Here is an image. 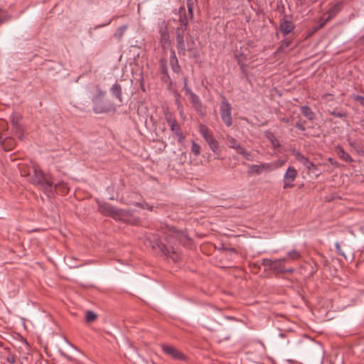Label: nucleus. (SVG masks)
Instances as JSON below:
<instances>
[{"mask_svg":"<svg viewBox=\"0 0 364 364\" xmlns=\"http://www.w3.org/2000/svg\"><path fill=\"white\" fill-rule=\"evenodd\" d=\"M336 153L340 159L346 162H351L353 161L351 156L341 147L336 148Z\"/></svg>","mask_w":364,"mask_h":364,"instance_id":"nucleus-18","label":"nucleus"},{"mask_svg":"<svg viewBox=\"0 0 364 364\" xmlns=\"http://www.w3.org/2000/svg\"><path fill=\"white\" fill-rule=\"evenodd\" d=\"M296 127L299 129H300V130H301V131H304V130H305V127H304L302 124H301L299 122H296Z\"/></svg>","mask_w":364,"mask_h":364,"instance_id":"nucleus-43","label":"nucleus"},{"mask_svg":"<svg viewBox=\"0 0 364 364\" xmlns=\"http://www.w3.org/2000/svg\"><path fill=\"white\" fill-rule=\"evenodd\" d=\"M181 11H185V9L184 7H181L180 9H179V12L181 13Z\"/></svg>","mask_w":364,"mask_h":364,"instance_id":"nucleus-44","label":"nucleus"},{"mask_svg":"<svg viewBox=\"0 0 364 364\" xmlns=\"http://www.w3.org/2000/svg\"><path fill=\"white\" fill-rule=\"evenodd\" d=\"M238 154L242 155L244 158L247 161H253V157L252 156V154L247 151L243 146L240 149V151L237 152Z\"/></svg>","mask_w":364,"mask_h":364,"instance_id":"nucleus-29","label":"nucleus"},{"mask_svg":"<svg viewBox=\"0 0 364 364\" xmlns=\"http://www.w3.org/2000/svg\"><path fill=\"white\" fill-rule=\"evenodd\" d=\"M298 176L297 171L293 166H289L287 169L286 172L284 174L283 178V188L287 189L289 188H293L294 184L293 182L295 181Z\"/></svg>","mask_w":364,"mask_h":364,"instance_id":"nucleus-10","label":"nucleus"},{"mask_svg":"<svg viewBox=\"0 0 364 364\" xmlns=\"http://www.w3.org/2000/svg\"><path fill=\"white\" fill-rule=\"evenodd\" d=\"M32 175L28 181L43 190L48 196L53 193V183L49 176L46 175L38 166L31 167Z\"/></svg>","mask_w":364,"mask_h":364,"instance_id":"nucleus-2","label":"nucleus"},{"mask_svg":"<svg viewBox=\"0 0 364 364\" xmlns=\"http://www.w3.org/2000/svg\"><path fill=\"white\" fill-rule=\"evenodd\" d=\"M184 84H185L184 85V88L186 89V93H188L189 95H190L191 92H191V89L187 87V80H186V78H185V80H184Z\"/></svg>","mask_w":364,"mask_h":364,"instance_id":"nucleus-41","label":"nucleus"},{"mask_svg":"<svg viewBox=\"0 0 364 364\" xmlns=\"http://www.w3.org/2000/svg\"><path fill=\"white\" fill-rule=\"evenodd\" d=\"M161 35V42L163 46H165L169 43V36L167 27L166 26L161 27L159 31Z\"/></svg>","mask_w":364,"mask_h":364,"instance_id":"nucleus-16","label":"nucleus"},{"mask_svg":"<svg viewBox=\"0 0 364 364\" xmlns=\"http://www.w3.org/2000/svg\"><path fill=\"white\" fill-rule=\"evenodd\" d=\"M351 97L354 100L359 102V103L364 107V97L355 94L352 95Z\"/></svg>","mask_w":364,"mask_h":364,"instance_id":"nucleus-36","label":"nucleus"},{"mask_svg":"<svg viewBox=\"0 0 364 364\" xmlns=\"http://www.w3.org/2000/svg\"><path fill=\"white\" fill-rule=\"evenodd\" d=\"M97 318V315L93 311H87L86 314V321L87 322H92Z\"/></svg>","mask_w":364,"mask_h":364,"instance_id":"nucleus-34","label":"nucleus"},{"mask_svg":"<svg viewBox=\"0 0 364 364\" xmlns=\"http://www.w3.org/2000/svg\"><path fill=\"white\" fill-rule=\"evenodd\" d=\"M21 119H22V116L20 114L16 113V112L13 113L10 117V119H11L12 126L21 124L20 122H21Z\"/></svg>","mask_w":364,"mask_h":364,"instance_id":"nucleus-26","label":"nucleus"},{"mask_svg":"<svg viewBox=\"0 0 364 364\" xmlns=\"http://www.w3.org/2000/svg\"><path fill=\"white\" fill-rule=\"evenodd\" d=\"M189 99H190V102H191L193 106H194V105L198 104L199 102H200V100L198 96L196 95L193 92H191V95L189 96Z\"/></svg>","mask_w":364,"mask_h":364,"instance_id":"nucleus-33","label":"nucleus"},{"mask_svg":"<svg viewBox=\"0 0 364 364\" xmlns=\"http://www.w3.org/2000/svg\"><path fill=\"white\" fill-rule=\"evenodd\" d=\"M177 102L178 105V109H179V114H180L181 117L185 120L186 116L184 115L183 111L182 109H181V105L178 100H177Z\"/></svg>","mask_w":364,"mask_h":364,"instance_id":"nucleus-40","label":"nucleus"},{"mask_svg":"<svg viewBox=\"0 0 364 364\" xmlns=\"http://www.w3.org/2000/svg\"><path fill=\"white\" fill-rule=\"evenodd\" d=\"M105 95V92L99 91L92 99L93 110L95 113H105L110 110L109 105L103 99Z\"/></svg>","mask_w":364,"mask_h":364,"instance_id":"nucleus-6","label":"nucleus"},{"mask_svg":"<svg viewBox=\"0 0 364 364\" xmlns=\"http://www.w3.org/2000/svg\"><path fill=\"white\" fill-rule=\"evenodd\" d=\"M53 187L55 189L60 191L63 194H66L69 191V188H68V185L65 183H64L63 181L53 185Z\"/></svg>","mask_w":364,"mask_h":364,"instance_id":"nucleus-24","label":"nucleus"},{"mask_svg":"<svg viewBox=\"0 0 364 364\" xmlns=\"http://www.w3.org/2000/svg\"><path fill=\"white\" fill-rule=\"evenodd\" d=\"M127 26H125V25H124V26H122L119 27V28L116 30V31H115V33H114V36L116 38H117V39L120 40V39L123 37V36H124V33H125V31H126V30H127Z\"/></svg>","mask_w":364,"mask_h":364,"instance_id":"nucleus-25","label":"nucleus"},{"mask_svg":"<svg viewBox=\"0 0 364 364\" xmlns=\"http://www.w3.org/2000/svg\"><path fill=\"white\" fill-rule=\"evenodd\" d=\"M268 139L274 148L280 146L278 139L272 134L268 135Z\"/></svg>","mask_w":364,"mask_h":364,"instance_id":"nucleus-30","label":"nucleus"},{"mask_svg":"<svg viewBox=\"0 0 364 364\" xmlns=\"http://www.w3.org/2000/svg\"><path fill=\"white\" fill-rule=\"evenodd\" d=\"M330 114L336 117H339V118L346 117V114L340 112L337 110H333V111L331 112Z\"/></svg>","mask_w":364,"mask_h":364,"instance_id":"nucleus-37","label":"nucleus"},{"mask_svg":"<svg viewBox=\"0 0 364 364\" xmlns=\"http://www.w3.org/2000/svg\"><path fill=\"white\" fill-rule=\"evenodd\" d=\"M196 112L201 117H204L206 114V110L203 106L201 102L193 106Z\"/></svg>","mask_w":364,"mask_h":364,"instance_id":"nucleus-28","label":"nucleus"},{"mask_svg":"<svg viewBox=\"0 0 364 364\" xmlns=\"http://www.w3.org/2000/svg\"><path fill=\"white\" fill-rule=\"evenodd\" d=\"M272 171V166L270 163H261L259 164H249L248 173L250 175H259L262 173Z\"/></svg>","mask_w":364,"mask_h":364,"instance_id":"nucleus-11","label":"nucleus"},{"mask_svg":"<svg viewBox=\"0 0 364 364\" xmlns=\"http://www.w3.org/2000/svg\"><path fill=\"white\" fill-rule=\"evenodd\" d=\"M11 16L6 12H0V25L10 19Z\"/></svg>","mask_w":364,"mask_h":364,"instance_id":"nucleus-35","label":"nucleus"},{"mask_svg":"<svg viewBox=\"0 0 364 364\" xmlns=\"http://www.w3.org/2000/svg\"><path fill=\"white\" fill-rule=\"evenodd\" d=\"M196 1V0H186L188 11L191 18H192L193 16V9L195 7Z\"/></svg>","mask_w":364,"mask_h":364,"instance_id":"nucleus-27","label":"nucleus"},{"mask_svg":"<svg viewBox=\"0 0 364 364\" xmlns=\"http://www.w3.org/2000/svg\"><path fill=\"white\" fill-rule=\"evenodd\" d=\"M98 210L105 216H109L114 220H127L129 217L128 211L117 208L107 203L99 204Z\"/></svg>","mask_w":364,"mask_h":364,"instance_id":"nucleus-3","label":"nucleus"},{"mask_svg":"<svg viewBox=\"0 0 364 364\" xmlns=\"http://www.w3.org/2000/svg\"><path fill=\"white\" fill-rule=\"evenodd\" d=\"M289 45V42H285V46L287 47Z\"/></svg>","mask_w":364,"mask_h":364,"instance_id":"nucleus-46","label":"nucleus"},{"mask_svg":"<svg viewBox=\"0 0 364 364\" xmlns=\"http://www.w3.org/2000/svg\"><path fill=\"white\" fill-rule=\"evenodd\" d=\"M301 255L300 252H299L296 250H292L287 253V256L286 257V258L287 259V261L289 259V260H299L301 258Z\"/></svg>","mask_w":364,"mask_h":364,"instance_id":"nucleus-23","label":"nucleus"},{"mask_svg":"<svg viewBox=\"0 0 364 364\" xmlns=\"http://www.w3.org/2000/svg\"><path fill=\"white\" fill-rule=\"evenodd\" d=\"M287 262V259L286 257H283L275 260H272L270 259H264L262 260V264L264 267L269 268L271 270H274L277 273L293 272L294 269H285L284 263Z\"/></svg>","mask_w":364,"mask_h":364,"instance_id":"nucleus-4","label":"nucleus"},{"mask_svg":"<svg viewBox=\"0 0 364 364\" xmlns=\"http://www.w3.org/2000/svg\"><path fill=\"white\" fill-rule=\"evenodd\" d=\"M164 117L166 122L170 126L171 130L174 133L175 135L178 137V141H181L183 140L184 136L181 129L176 119H175L173 114L169 111H166L164 112Z\"/></svg>","mask_w":364,"mask_h":364,"instance_id":"nucleus-8","label":"nucleus"},{"mask_svg":"<svg viewBox=\"0 0 364 364\" xmlns=\"http://www.w3.org/2000/svg\"><path fill=\"white\" fill-rule=\"evenodd\" d=\"M170 65L174 73H178L180 72L181 67L173 50L171 51L170 55Z\"/></svg>","mask_w":364,"mask_h":364,"instance_id":"nucleus-15","label":"nucleus"},{"mask_svg":"<svg viewBox=\"0 0 364 364\" xmlns=\"http://www.w3.org/2000/svg\"><path fill=\"white\" fill-rule=\"evenodd\" d=\"M191 151L196 156H198L200 154V145L198 144L194 141H192Z\"/></svg>","mask_w":364,"mask_h":364,"instance_id":"nucleus-31","label":"nucleus"},{"mask_svg":"<svg viewBox=\"0 0 364 364\" xmlns=\"http://www.w3.org/2000/svg\"><path fill=\"white\" fill-rule=\"evenodd\" d=\"M161 348H162L163 351L166 355H169L170 357H171L172 358H173L175 360H182L185 359V355L180 350H178L177 348H174L173 346H168V345H162Z\"/></svg>","mask_w":364,"mask_h":364,"instance_id":"nucleus-12","label":"nucleus"},{"mask_svg":"<svg viewBox=\"0 0 364 364\" xmlns=\"http://www.w3.org/2000/svg\"><path fill=\"white\" fill-rule=\"evenodd\" d=\"M232 107L228 102L226 97L223 96L220 105V117L223 122L228 126L230 127L232 124V119L231 116Z\"/></svg>","mask_w":364,"mask_h":364,"instance_id":"nucleus-7","label":"nucleus"},{"mask_svg":"<svg viewBox=\"0 0 364 364\" xmlns=\"http://www.w3.org/2000/svg\"><path fill=\"white\" fill-rule=\"evenodd\" d=\"M6 360L9 363H14L16 362V357L13 354H9L6 358Z\"/></svg>","mask_w":364,"mask_h":364,"instance_id":"nucleus-38","label":"nucleus"},{"mask_svg":"<svg viewBox=\"0 0 364 364\" xmlns=\"http://www.w3.org/2000/svg\"><path fill=\"white\" fill-rule=\"evenodd\" d=\"M279 29L284 36H287L294 29V25L291 20L284 17L280 22Z\"/></svg>","mask_w":364,"mask_h":364,"instance_id":"nucleus-14","label":"nucleus"},{"mask_svg":"<svg viewBox=\"0 0 364 364\" xmlns=\"http://www.w3.org/2000/svg\"><path fill=\"white\" fill-rule=\"evenodd\" d=\"M111 92L120 102L122 101V89L119 84H114L111 88Z\"/></svg>","mask_w":364,"mask_h":364,"instance_id":"nucleus-21","label":"nucleus"},{"mask_svg":"<svg viewBox=\"0 0 364 364\" xmlns=\"http://www.w3.org/2000/svg\"><path fill=\"white\" fill-rule=\"evenodd\" d=\"M147 208H148L149 210H152V207H150V206H149L148 205H147Z\"/></svg>","mask_w":364,"mask_h":364,"instance_id":"nucleus-47","label":"nucleus"},{"mask_svg":"<svg viewBox=\"0 0 364 364\" xmlns=\"http://www.w3.org/2000/svg\"><path fill=\"white\" fill-rule=\"evenodd\" d=\"M13 130L14 133L18 135V137L20 140H23L24 139L23 132L24 127L21 124L13 126Z\"/></svg>","mask_w":364,"mask_h":364,"instance_id":"nucleus-22","label":"nucleus"},{"mask_svg":"<svg viewBox=\"0 0 364 364\" xmlns=\"http://www.w3.org/2000/svg\"><path fill=\"white\" fill-rule=\"evenodd\" d=\"M282 120L287 123H289V119L284 118Z\"/></svg>","mask_w":364,"mask_h":364,"instance_id":"nucleus-45","label":"nucleus"},{"mask_svg":"<svg viewBox=\"0 0 364 364\" xmlns=\"http://www.w3.org/2000/svg\"><path fill=\"white\" fill-rule=\"evenodd\" d=\"M199 132L203 136L210 149L215 154L219 153L218 142L215 139L211 131L204 124L199 126Z\"/></svg>","mask_w":364,"mask_h":364,"instance_id":"nucleus-5","label":"nucleus"},{"mask_svg":"<svg viewBox=\"0 0 364 364\" xmlns=\"http://www.w3.org/2000/svg\"><path fill=\"white\" fill-rule=\"evenodd\" d=\"M363 38H364V36H363Z\"/></svg>","mask_w":364,"mask_h":364,"instance_id":"nucleus-48","label":"nucleus"},{"mask_svg":"<svg viewBox=\"0 0 364 364\" xmlns=\"http://www.w3.org/2000/svg\"><path fill=\"white\" fill-rule=\"evenodd\" d=\"M301 114L309 120L315 118V114L310 107L308 106H302L301 107Z\"/></svg>","mask_w":364,"mask_h":364,"instance_id":"nucleus-20","label":"nucleus"},{"mask_svg":"<svg viewBox=\"0 0 364 364\" xmlns=\"http://www.w3.org/2000/svg\"><path fill=\"white\" fill-rule=\"evenodd\" d=\"M295 159L303 164L309 171H312L314 172L317 170L316 166L311 161H309L308 158L302 155L299 151H294V153Z\"/></svg>","mask_w":364,"mask_h":364,"instance_id":"nucleus-13","label":"nucleus"},{"mask_svg":"<svg viewBox=\"0 0 364 364\" xmlns=\"http://www.w3.org/2000/svg\"><path fill=\"white\" fill-rule=\"evenodd\" d=\"M227 141L229 147L235 149L237 152L240 151V149L242 147L240 144L231 136H227Z\"/></svg>","mask_w":364,"mask_h":364,"instance_id":"nucleus-19","label":"nucleus"},{"mask_svg":"<svg viewBox=\"0 0 364 364\" xmlns=\"http://www.w3.org/2000/svg\"><path fill=\"white\" fill-rule=\"evenodd\" d=\"M164 233L167 244L163 243L157 235H152L149 237L146 240V244L151 246L152 249L159 247L167 257H169L173 262H177L180 259V254L171 245L175 241L183 242L187 236L184 232L177 230L174 228H166Z\"/></svg>","mask_w":364,"mask_h":364,"instance_id":"nucleus-1","label":"nucleus"},{"mask_svg":"<svg viewBox=\"0 0 364 364\" xmlns=\"http://www.w3.org/2000/svg\"><path fill=\"white\" fill-rule=\"evenodd\" d=\"M340 10V5H335L331 9L329 10V14L333 13L336 14Z\"/></svg>","mask_w":364,"mask_h":364,"instance_id":"nucleus-39","label":"nucleus"},{"mask_svg":"<svg viewBox=\"0 0 364 364\" xmlns=\"http://www.w3.org/2000/svg\"><path fill=\"white\" fill-rule=\"evenodd\" d=\"M335 246H336V248L337 252H338L340 255H344V253H343V252H342V251H341V246H340L339 243H336V244L335 245Z\"/></svg>","mask_w":364,"mask_h":364,"instance_id":"nucleus-42","label":"nucleus"},{"mask_svg":"<svg viewBox=\"0 0 364 364\" xmlns=\"http://www.w3.org/2000/svg\"><path fill=\"white\" fill-rule=\"evenodd\" d=\"M36 166L35 165L31 164V165H26V164H21L19 167L20 172L22 176L28 177V180L32 175V171L31 170V167Z\"/></svg>","mask_w":364,"mask_h":364,"instance_id":"nucleus-17","label":"nucleus"},{"mask_svg":"<svg viewBox=\"0 0 364 364\" xmlns=\"http://www.w3.org/2000/svg\"><path fill=\"white\" fill-rule=\"evenodd\" d=\"M285 164L284 160H278L274 162H270V165L272 166V171L283 166Z\"/></svg>","mask_w":364,"mask_h":364,"instance_id":"nucleus-32","label":"nucleus"},{"mask_svg":"<svg viewBox=\"0 0 364 364\" xmlns=\"http://www.w3.org/2000/svg\"><path fill=\"white\" fill-rule=\"evenodd\" d=\"M187 23L181 20V27L176 31V47L179 54L185 55L186 46L184 42V31L186 30Z\"/></svg>","mask_w":364,"mask_h":364,"instance_id":"nucleus-9","label":"nucleus"}]
</instances>
